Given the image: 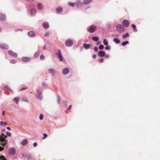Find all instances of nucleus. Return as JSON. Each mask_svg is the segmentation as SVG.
<instances>
[{
	"instance_id": "obj_7",
	"label": "nucleus",
	"mask_w": 160,
	"mask_h": 160,
	"mask_svg": "<svg viewBox=\"0 0 160 160\" xmlns=\"http://www.w3.org/2000/svg\"><path fill=\"white\" fill-rule=\"evenodd\" d=\"M9 152L10 154L12 155H14L16 152V150L14 148L12 147L10 148L9 149Z\"/></svg>"
},
{
	"instance_id": "obj_63",
	"label": "nucleus",
	"mask_w": 160,
	"mask_h": 160,
	"mask_svg": "<svg viewBox=\"0 0 160 160\" xmlns=\"http://www.w3.org/2000/svg\"><path fill=\"white\" fill-rule=\"evenodd\" d=\"M22 156H23V157H24V154H23V155H22Z\"/></svg>"
},
{
	"instance_id": "obj_25",
	"label": "nucleus",
	"mask_w": 160,
	"mask_h": 160,
	"mask_svg": "<svg viewBox=\"0 0 160 160\" xmlns=\"http://www.w3.org/2000/svg\"><path fill=\"white\" fill-rule=\"evenodd\" d=\"M19 100L20 98L19 97H16L13 99V101L16 103H17Z\"/></svg>"
},
{
	"instance_id": "obj_61",
	"label": "nucleus",
	"mask_w": 160,
	"mask_h": 160,
	"mask_svg": "<svg viewBox=\"0 0 160 160\" xmlns=\"http://www.w3.org/2000/svg\"><path fill=\"white\" fill-rule=\"evenodd\" d=\"M115 36L118 37H119V35H115Z\"/></svg>"
},
{
	"instance_id": "obj_39",
	"label": "nucleus",
	"mask_w": 160,
	"mask_h": 160,
	"mask_svg": "<svg viewBox=\"0 0 160 160\" xmlns=\"http://www.w3.org/2000/svg\"><path fill=\"white\" fill-rule=\"evenodd\" d=\"M0 160H7L6 159L5 157L3 156H1L0 157Z\"/></svg>"
},
{
	"instance_id": "obj_34",
	"label": "nucleus",
	"mask_w": 160,
	"mask_h": 160,
	"mask_svg": "<svg viewBox=\"0 0 160 160\" xmlns=\"http://www.w3.org/2000/svg\"><path fill=\"white\" fill-rule=\"evenodd\" d=\"M10 62L11 63H15L17 62V60L15 59H11L10 60Z\"/></svg>"
},
{
	"instance_id": "obj_44",
	"label": "nucleus",
	"mask_w": 160,
	"mask_h": 160,
	"mask_svg": "<svg viewBox=\"0 0 160 160\" xmlns=\"http://www.w3.org/2000/svg\"><path fill=\"white\" fill-rule=\"evenodd\" d=\"M31 157V155L30 154L28 155L27 156V158L28 159H30Z\"/></svg>"
},
{
	"instance_id": "obj_6",
	"label": "nucleus",
	"mask_w": 160,
	"mask_h": 160,
	"mask_svg": "<svg viewBox=\"0 0 160 160\" xmlns=\"http://www.w3.org/2000/svg\"><path fill=\"white\" fill-rule=\"evenodd\" d=\"M56 55L58 58L59 59V60L60 61H62L63 58L61 55V51L60 50H58V52L56 53Z\"/></svg>"
},
{
	"instance_id": "obj_8",
	"label": "nucleus",
	"mask_w": 160,
	"mask_h": 160,
	"mask_svg": "<svg viewBox=\"0 0 160 160\" xmlns=\"http://www.w3.org/2000/svg\"><path fill=\"white\" fill-rule=\"evenodd\" d=\"M122 24L124 27H128L129 25V22L128 20H124L122 21Z\"/></svg>"
},
{
	"instance_id": "obj_16",
	"label": "nucleus",
	"mask_w": 160,
	"mask_h": 160,
	"mask_svg": "<svg viewBox=\"0 0 160 160\" xmlns=\"http://www.w3.org/2000/svg\"><path fill=\"white\" fill-rule=\"evenodd\" d=\"M8 52L11 56H13L15 57H17L18 56V54L17 53H14L11 50H9Z\"/></svg>"
},
{
	"instance_id": "obj_24",
	"label": "nucleus",
	"mask_w": 160,
	"mask_h": 160,
	"mask_svg": "<svg viewBox=\"0 0 160 160\" xmlns=\"http://www.w3.org/2000/svg\"><path fill=\"white\" fill-rule=\"evenodd\" d=\"M6 18V16L4 14H1L0 15V19L2 21H4Z\"/></svg>"
},
{
	"instance_id": "obj_47",
	"label": "nucleus",
	"mask_w": 160,
	"mask_h": 160,
	"mask_svg": "<svg viewBox=\"0 0 160 160\" xmlns=\"http://www.w3.org/2000/svg\"><path fill=\"white\" fill-rule=\"evenodd\" d=\"M5 89H8L9 90H10L11 89H10L8 87V86H6L5 87Z\"/></svg>"
},
{
	"instance_id": "obj_56",
	"label": "nucleus",
	"mask_w": 160,
	"mask_h": 160,
	"mask_svg": "<svg viewBox=\"0 0 160 160\" xmlns=\"http://www.w3.org/2000/svg\"><path fill=\"white\" fill-rule=\"evenodd\" d=\"M7 129L8 130H10V128L9 127H8L7 128Z\"/></svg>"
},
{
	"instance_id": "obj_29",
	"label": "nucleus",
	"mask_w": 160,
	"mask_h": 160,
	"mask_svg": "<svg viewBox=\"0 0 160 160\" xmlns=\"http://www.w3.org/2000/svg\"><path fill=\"white\" fill-rule=\"evenodd\" d=\"M103 44L105 45H106V46L107 45L108 43V42L107 40L106 39H105L103 40Z\"/></svg>"
},
{
	"instance_id": "obj_19",
	"label": "nucleus",
	"mask_w": 160,
	"mask_h": 160,
	"mask_svg": "<svg viewBox=\"0 0 160 160\" xmlns=\"http://www.w3.org/2000/svg\"><path fill=\"white\" fill-rule=\"evenodd\" d=\"M40 53V50H38L34 54V57L35 58H38L39 56Z\"/></svg>"
},
{
	"instance_id": "obj_48",
	"label": "nucleus",
	"mask_w": 160,
	"mask_h": 160,
	"mask_svg": "<svg viewBox=\"0 0 160 160\" xmlns=\"http://www.w3.org/2000/svg\"><path fill=\"white\" fill-rule=\"evenodd\" d=\"M33 145L34 147H36L37 146V143L36 142H34L33 143Z\"/></svg>"
},
{
	"instance_id": "obj_62",
	"label": "nucleus",
	"mask_w": 160,
	"mask_h": 160,
	"mask_svg": "<svg viewBox=\"0 0 160 160\" xmlns=\"http://www.w3.org/2000/svg\"><path fill=\"white\" fill-rule=\"evenodd\" d=\"M100 43V42H97V44H99Z\"/></svg>"
},
{
	"instance_id": "obj_2",
	"label": "nucleus",
	"mask_w": 160,
	"mask_h": 160,
	"mask_svg": "<svg viewBox=\"0 0 160 160\" xmlns=\"http://www.w3.org/2000/svg\"><path fill=\"white\" fill-rule=\"evenodd\" d=\"M117 31L120 33H122L124 30V28L121 24H118L116 26Z\"/></svg>"
},
{
	"instance_id": "obj_32",
	"label": "nucleus",
	"mask_w": 160,
	"mask_h": 160,
	"mask_svg": "<svg viewBox=\"0 0 160 160\" xmlns=\"http://www.w3.org/2000/svg\"><path fill=\"white\" fill-rule=\"evenodd\" d=\"M132 27L134 30V32H136L137 31V29H136V26L134 24H132Z\"/></svg>"
},
{
	"instance_id": "obj_31",
	"label": "nucleus",
	"mask_w": 160,
	"mask_h": 160,
	"mask_svg": "<svg viewBox=\"0 0 160 160\" xmlns=\"http://www.w3.org/2000/svg\"><path fill=\"white\" fill-rule=\"evenodd\" d=\"M75 4L76 3L70 2L68 3V5L69 6H72L73 7H74V6Z\"/></svg>"
},
{
	"instance_id": "obj_11",
	"label": "nucleus",
	"mask_w": 160,
	"mask_h": 160,
	"mask_svg": "<svg viewBox=\"0 0 160 160\" xmlns=\"http://www.w3.org/2000/svg\"><path fill=\"white\" fill-rule=\"evenodd\" d=\"M69 72V69L68 68H64L62 69V73L63 75H66Z\"/></svg>"
},
{
	"instance_id": "obj_38",
	"label": "nucleus",
	"mask_w": 160,
	"mask_h": 160,
	"mask_svg": "<svg viewBox=\"0 0 160 160\" xmlns=\"http://www.w3.org/2000/svg\"><path fill=\"white\" fill-rule=\"evenodd\" d=\"M39 58L40 60H43L45 58V57L43 55H42L40 56Z\"/></svg>"
},
{
	"instance_id": "obj_1",
	"label": "nucleus",
	"mask_w": 160,
	"mask_h": 160,
	"mask_svg": "<svg viewBox=\"0 0 160 160\" xmlns=\"http://www.w3.org/2000/svg\"><path fill=\"white\" fill-rule=\"evenodd\" d=\"M4 136L3 133L0 135V145H2L3 147H4L7 142V140H5ZM3 150V148L0 146V151H2Z\"/></svg>"
},
{
	"instance_id": "obj_9",
	"label": "nucleus",
	"mask_w": 160,
	"mask_h": 160,
	"mask_svg": "<svg viewBox=\"0 0 160 160\" xmlns=\"http://www.w3.org/2000/svg\"><path fill=\"white\" fill-rule=\"evenodd\" d=\"M0 48L2 49H7L9 48V47L7 44L3 43L0 45Z\"/></svg>"
},
{
	"instance_id": "obj_35",
	"label": "nucleus",
	"mask_w": 160,
	"mask_h": 160,
	"mask_svg": "<svg viewBox=\"0 0 160 160\" xmlns=\"http://www.w3.org/2000/svg\"><path fill=\"white\" fill-rule=\"evenodd\" d=\"M128 42H129L128 41H124V42H123L122 43V45L123 46H124L125 45H126V44H128Z\"/></svg>"
},
{
	"instance_id": "obj_52",
	"label": "nucleus",
	"mask_w": 160,
	"mask_h": 160,
	"mask_svg": "<svg viewBox=\"0 0 160 160\" xmlns=\"http://www.w3.org/2000/svg\"><path fill=\"white\" fill-rule=\"evenodd\" d=\"M103 60H103V59L102 58V59H101L99 60V61H100L101 62H102L103 61Z\"/></svg>"
},
{
	"instance_id": "obj_43",
	"label": "nucleus",
	"mask_w": 160,
	"mask_h": 160,
	"mask_svg": "<svg viewBox=\"0 0 160 160\" xmlns=\"http://www.w3.org/2000/svg\"><path fill=\"white\" fill-rule=\"evenodd\" d=\"M6 134L8 136H11V134L9 132H6Z\"/></svg>"
},
{
	"instance_id": "obj_50",
	"label": "nucleus",
	"mask_w": 160,
	"mask_h": 160,
	"mask_svg": "<svg viewBox=\"0 0 160 160\" xmlns=\"http://www.w3.org/2000/svg\"><path fill=\"white\" fill-rule=\"evenodd\" d=\"M26 88H22L20 90V91H23L24 90H25L26 89Z\"/></svg>"
},
{
	"instance_id": "obj_40",
	"label": "nucleus",
	"mask_w": 160,
	"mask_h": 160,
	"mask_svg": "<svg viewBox=\"0 0 160 160\" xmlns=\"http://www.w3.org/2000/svg\"><path fill=\"white\" fill-rule=\"evenodd\" d=\"M43 114H40V116H39V119L41 120H42L43 119Z\"/></svg>"
},
{
	"instance_id": "obj_3",
	"label": "nucleus",
	"mask_w": 160,
	"mask_h": 160,
	"mask_svg": "<svg viewBox=\"0 0 160 160\" xmlns=\"http://www.w3.org/2000/svg\"><path fill=\"white\" fill-rule=\"evenodd\" d=\"M37 94L36 95V96L37 98L39 100H42L43 98V96L42 94V92L41 91H39L38 90H37Z\"/></svg>"
},
{
	"instance_id": "obj_57",
	"label": "nucleus",
	"mask_w": 160,
	"mask_h": 160,
	"mask_svg": "<svg viewBox=\"0 0 160 160\" xmlns=\"http://www.w3.org/2000/svg\"><path fill=\"white\" fill-rule=\"evenodd\" d=\"M3 125H7V123L6 122H4L3 124Z\"/></svg>"
},
{
	"instance_id": "obj_15",
	"label": "nucleus",
	"mask_w": 160,
	"mask_h": 160,
	"mask_svg": "<svg viewBox=\"0 0 160 160\" xmlns=\"http://www.w3.org/2000/svg\"><path fill=\"white\" fill-rule=\"evenodd\" d=\"M22 59L24 62H29L31 60L30 58L27 57H22Z\"/></svg>"
},
{
	"instance_id": "obj_49",
	"label": "nucleus",
	"mask_w": 160,
	"mask_h": 160,
	"mask_svg": "<svg viewBox=\"0 0 160 160\" xmlns=\"http://www.w3.org/2000/svg\"><path fill=\"white\" fill-rule=\"evenodd\" d=\"M49 35V33L48 32H46L44 36H45V37H48V36Z\"/></svg>"
},
{
	"instance_id": "obj_46",
	"label": "nucleus",
	"mask_w": 160,
	"mask_h": 160,
	"mask_svg": "<svg viewBox=\"0 0 160 160\" xmlns=\"http://www.w3.org/2000/svg\"><path fill=\"white\" fill-rule=\"evenodd\" d=\"M57 98H58V102L59 103L60 102V98L59 96H57Z\"/></svg>"
},
{
	"instance_id": "obj_22",
	"label": "nucleus",
	"mask_w": 160,
	"mask_h": 160,
	"mask_svg": "<svg viewBox=\"0 0 160 160\" xmlns=\"http://www.w3.org/2000/svg\"><path fill=\"white\" fill-rule=\"evenodd\" d=\"M28 143V140L26 139L23 140L21 142V144L22 146H25Z\"/></svg>"
},
{
	"instance_id": "obj_33",
	"label": "nucleus",
	"mask_w": 160,
	"mask_h": 160,
	"mask_svg": "<svg viewBox=\"0 0 160 160\" xmlns=\"http://www.w3.org/2000/svg\"><path fill=\"white\" fill-rule=\"evenodd\" d=\"M22 100L24 102H28V100L27 98L26 97H23L22 98Z\"/></svg>"
},
{
	"instance_id": "obj_21",
	"label": "nucleus",
	"mask_w": 160,
	"mask_h": 160,
	"mask_svg": "<svg viewBox=\"0 0 160 160\" xmlns=\"http://www.w3.org/2000/svg\"><path fill=\"white\" fill-rule=\"evenodd\" d=\"M92 1V0H83V3L84 4H88Z\"/></svg>"
},
{
	"instance_id": "obj_51",
	"label": "nucleus",
	"mask_w": 160,
	"mask_h": 160,
	"mask_svg": "<svg viewBox=\"0 0 160 160\" xmlns=\"http://www.w3.org/2000/svg\"><path fill=\"white\" fill-rule=\"evenodd\" d=\"M97 57V56L96 54H94L92 55V58H95Z\"/></svg>"
},
{
	"instance_id": "obj_14",
	"label": "nucleus",
	"mask_w": 160,
	"mask_h": 160,
	"mask_svg": "<svg viewBox=\"0 0 160 160\" xmlns=\"http://www.w3.org/2000/svg\"><path fill=\"white\" fill-rule=\"evenodd\" d=\"M28 35L30 37H32L35 36V32L33 31H30L28 32Z\"/></svg>"
},
{
	"instance_id": "obj_27",
	"label": "nucleus",
	"mask_w": 160,
	"mask_h": 160,
	"mask_svg": "<svg viewBox=\"0 0 160 160\" xmlns=\"http://www.w3.org/2000/svg\"><path fill=\"white\" fill-rule=\"evenodd\" d=\"M113 41L116 44H118L120 42V40L117 38H115L113 39Z\"/></svg>"
},
{
	"instance_id": "obj_42",
	"label": "nucleus",
	"mask_w": 160,
	"mask_h": 160,
	"mask_svg": "<svg viewBox=\"0 0 160 160\" xmlns=\"http://www.w3.org/2000/svg\"><path fill=\"white\" fill-rule=\"evenodd\" d=\"M94 50L95 52H97L98 51V48L97 47H94Z\"/></svg>"
},
{
	"instance_id": "obj_26",
	"label": "nucleus",
	"mask_w": 160,
	"mask_h": 160,
	"mask_svg": "<svg viewBox=\"0 0 160 160\" xmlns=\"http://www.w3.org/2000/svg\"><path fill=\"white\" fill-rule=\"evenodd\" d=\"M56 11L58 13H60L62 11V8L61 7H58L56 9Z\"/></svg>"
},
{
	"instance_id": "obj_59",
	"label": "nucleus",
	"mask_w": 160,
	"mask_h": 160,
	"mask_svg": "<svg viewBox=\"0 0 160 160\" xmlns=\"http://www.w3.org/2000/svg\"><path fill=\"white\" fill-rule=\"evenodd\" d=\"M43 49L44 50H45V49H46L45 46H44L43 47Z\"/></svg>"
},
{
	"instance_id": "obj_55",
	"label": "nucleus",
	"mask_w": 160,
	"mask_h": 160,
	"mask_svg": "<svg viewBox=\"0 0 160 160\" xmlns=\"http://www.w3.org/2000/svg\"><path fill=\"white\" fill-rule=\"evenodd\" d=\"M71 107H72V105H70V106H69V107H68V109H71Z\"/></svg>"
},
{
	"instance_id": "obj_4",
	"label": "nucleus",
	"mask_w": 160,
	"mask_h": 160,
	"mask_svg": "<svg viewBox=\"0 0 160 160\" xmlns=\"http://www.w3.org/2000/svg\"><path fill=\"white\" fill-rule=\"evenodd\" d=\"M73 43V41L72 40L68 39L65 41V44L67 47H70L72 45Z\"/></svg>"
},
{
	"instance_id": "obj_12",
	"label": "nucleus",
	"mask_w": 160,
	"mask_h": 160,
	"mask_svg": "<svg viewBox=\"0 0 160 160\" xmlns=\"http://www.w3.org/2000/svg\"><path fill=\"white\" fill-rule=\"evenodd\" d=\"M48 72L49 73L52 74L53 76H54L56 72V71L55 69L52 68H49L48 69Z\"/></svg>"
},
{
	"instance_id": "obj_45",
	"label": "nucleus",
	"mask_w": 160,
	"mask_h": 160,
	"mask_svg": "<svg viewBox=\"0 0 160 160\" xmlns=\"http://www.w3.org/2000/svg\"><path fill=\"white\" fill-rule=\"evenodd\" d=\"M22 29H16L15 30V32H17L18 31H22Z\"/></svg>"
},
{
	"instance_id": "obj_58",
	"label": "nucleus",
	"mask_w": 160,
	"mask_h": 160,
	"mask_svg": "<svg viewBox=\"0 0 160 160\" xmlns=\"http://www.w3.org/2000/svg\"><path fill=\"white\" fill-rule=\"evenodd\" d=\"M42 86H46V84H45V83H43V84H42Z\"/></svg>"
},
{
	"instance_id": "obj_37",
	"label": "nucleus",
	"mask_w": 160,
	"mask_h": 160,
	"mask_svg": "<svg viewBox=\"0 0 160 160\" xmlns=\"http://www.w3.org/2000/svg\"><path fill=\"white\" fill-rule=\"evenodd\" d=\"M105 47V49L106 50H109L110 49V47L109 45H106Z\"/></svg>"
},
{
	"instance_id": "obj_23",
	"label": "nucleus",
	"mask_w": 160,
	"mask_h": 160,
	"mask_svg": "<svg viewBox=\"0 0 160 160\" xmlns=\"http://www.w3.org/2000/svg\"><path fill=\"white\" fill-rule=\"evenodd\" d=\"M83 47L86 49H88L90 48V45L89 44L84 43L83 44Z\"/></svg>"
},
{
	"instance_id": "obj_17",
	"label": "nucleus",
	"mask_w": 160,
	"mask_h": 160,
	"mask_svg": "<svg viewBox=\"0 0 160 160\" xmlns=\"http://www.w3.org/2000/svg\"><path fill=\"white\" fill-rule=\"evenodd\" d=\"M105 54V53L104 52L102 51H100L98 52V56L101 57H104Z\"/></svg>"
},
{
	"instance_id": "obj_28",
	"label": "nucleus",
	"mask_w": 160,
	"mask_h": 160,
	"mask_svg": "<svg viewBox=\"0 0 160 160\" xmlns=\"http://www.w3.org/2000/svg\"><path fill=\"white\" fill-rule=\"evenodd\" d=\"M129 36V34L128 33H126L125 34L122 35V37L123 38H125L127 37H128Z\"/></svg>"
},
{
	"instance_id": "obj_18",
	"label": "nucleus",
	"mask_w": 160,
	"mask_h": 160,
	"mask_svg": "<svg viewBox=\"0 0 160 160\" xmlns=\"http://www.w3.org/2000/svg\"><path fill=\"white\" fill-rule=\"evenodd\" d=\"M30 13L32 16H33L36 14V11L35 9L32 8L30 10Z\"/></svg>"
},
{
	"instance_id": "obj_53",
	"label": "nucleus",
	"mask_w": 160,
	"mask_h": 160,
	"mask_svg": "<svg viewBox=\"0 0 160 160\" xmlns=\"http://www.w3.org/2000/svg\"><path fill=\"white\" fill-rule=\"evenodd\" d=\"M5 111H3L2 112V115L3 116H4L5 115Z\"/></svg>"
},
{
	"instance_id": "obj_10",
	"label": "nucleus",
	"mask_w": 160,
	"mask_h": 160,
	"mask_svg": "<svg viewBox=\"0 0 160 160\" xmlns=\"http://www.w3.org/2000/svg\"><path fill=\"white\" fill-rule=\"evenodd\" d=\"M42 25L44 29L47 30L49 27V25L48 22H45L42 23Z\"/></svg>"
},
{
	"instance_id": "obj_41",
	"label": "nucleus",
	"mask_w": 160,
	"mask_h": 160,
	"mask_svg": "<svg viewBox=\"0 0 160 160\" xmlns=\"http://www.w3.org/2000/svg\"><path fill=\"white\" fill-rule=\"evenodd\" d=\"M43 136H44L42 138V139H44L48 136L47 134H46V133H44L43 134Z\"/></svg>"
},
{
	"instance_id": "obj_30",
	"label": "nucleus",
	"mask_w": 160,
	"mask_h": 160,
	"mask_svg": "<svg viewBox=\"0 0 160 160\" xmlns=\"http://www.w3.org/2000/svg\"><path fill=\"white\" fill-rule=\"evenodd\" d=\"M92 39L95 41H97L98 40V38L97 37H93L92 38Z\"/></svg>"
},
{
	"instance_id": "obj_36",
	"label": "nucleus",
	"mask_w": 160,
	"mask_h": 160,
	"mask_svg": "<svg viewBox=\"0 0 160 160\" xmlns=\"http://www.w3.org/2000/svg\"><path fill=\"white\" fill-rule=\"evenodd\" d=\"M104 47L103 45L101 44V45H100L99 46V48L100 50H102L103 48Z\"/></svg>"
},
{
	"instance_id": "obj_13",
	"label": "nucleus",
	"mask_w": 160,
	"mask_h": 160,
	"mask_svg": "<svg viewBox=\"0 0 160 160\" xmlns=\"http://www.w3.org/2000/svg\"><path fill=\"white\" fill-rule=\"evenodd\" d=\"M83 3L82 2L80 1H78L76 3V7L78 8H80L82 6Z\"/></svg>"
},
{
	"instance_id": "obj_5",
	"label": "nucleus",
	"mask_w": 160,
	"mask_h": 160,
	"mask_svg": "<svg viewBox=\"0 0 160 160\" xmlns=\"http://www.w3.org/2000/svg\"><path fill=\"white\" fill-rule=\"evenodd\" d=\"M96 29V27L95 26L92 25L89 27L88 29V31L90 33H92Z\"/></svg>"
},
{
	"instance_id": "obj_60",
	"label": "nucleus",
	"mask_w": 160,
	"mask_h": 160,
	"mask_svg": "<svg viewBox=\"0 0 160 160\" xmlns=\"http://www.w3.org/2000/svg\"><path fill=\"white\" fill-rule=\"evenodd\" d=\"M105 57L106 58H108V55H106Z\"/></svg>"
},
{
	"instance_id": "obj_20",
	"label": "nucleus",
	"mask_w": 160,
	"mask_h": 160,
	"mask_svg": "<svg viewBox=\"0 0 160 160\" xmlns=\"http://www.w3.org/2000/svg\"><path fill=\"white\" fill-rule=\"evenodd\" d=\"M37 7L38 9L40 10H42L43 8V6L41 3H39L37 4Z\"/></svg>"
},
{
	"instance_id": "obj_54",
	"label": "nucleus",
	"mask_w": 160,
	"mask_h": 160,
	"mask_svg": "<svg viewBox=\"0 0 160 160\" xmlns=\"http://www.w3.org/2000/svg\"><path fill=\"white\" fill-rule=\"evenodd\" d=\"M3 122L1 121L0 122V124L1 125V126L2 125H3Z\"/></svg>"
}]
</instances>
